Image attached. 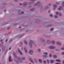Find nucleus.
<instances>
[{
    "label": "nucleus",
    "instance_id": "obj_1",
    "mask_svg": "<svg viewBox=\"0 0 64 64\" xmlns=\"http://www.w3.org/2000/svg\"><path fill=\"white\" fill-rule=\"evenodd\" d=\"M33 43V41L31 40H30V42L29 43V44L31 48H32V44Z\"/></svg>",
    "mask_w": 64,
    "mask_h": 64
},
{
    "label": "nucleus",
    "instance_id": "obj_2",
    "mask_svg": "<svg viewBox=\"0 0 64 64\" xmlns=\"http://www.w3.org/2000/svg\"><path fill=\"white\" fill-rule=\"evenodd\" d=\"M50 49H54L55 48L54 46H50L49 47Z\"/></svg>",
    "mask_w": 64,
    "mask_h": 64
},
{
    "label": "nucleus",
    "instance_id": "obj_3",
    "mask_svg": "<svg viewBox=\"0 0 64 64\" xmlns=\"http://www.w3.org/2000/svg\"><path fill=\"white\" fill-rule=\"evenodd\" d=\"M29 53L30 55H33V52L32 50H30L29 51Z\"/></svg>",
    "mask_w": 64,
    "mask_h": 64
},
{
    "label": "nucleus",
    "instance_id": "obj_4",
    "mask_svg": "<svg viewBox=\"0 0 64 64\" xmlns=\"http://www.w3.org/2000/svg\"><path fill=\"white\" fill-rule=\"evenodd\" d=\"M18 61L19 62H22V60L20 58L18 57Z\"/></svg>",
    "mask_w": 64,
    "mask_h": 64
},
{
    "label": "nucleus",
    "instance_id": "obj_5",
    "mask_svg": "<svg viewBox=\"0 0 64 64\" xmlns=\"http://www.w3.org/2000/svg\"><path fill=\"white\" fill-rule=\"evenodd\" d=\"M18 52H19L20 55H22V54H22V52H21L20 50H19V49H18Z\"/></svg>",
    "mask_w": 64,
    "mask_h": 64
},
{
    "label": "nucleus",
    "instance_id": "obj_6",
    "mask_svg": "<svg viewBox=\"0 0 64 64\" xmlns=\"http://www.w3.org/2000/svg\"><path fill=\"white\" fill-rule=\"evenodd\" d=\"M11 56H10L9 59V62H10V61H12V60L11 59Z\"/></svg>",
    "mask_w": 64,
    "mask_h": 64
},
{
    "label": "nucleus",
    "instance_id": "obj_7",
    "mask_svg": "<svg viewBox=\"0 0 64 64\" xmlns=\"http://www.w3.org/2000/svg\"><path fill=\"white\" fill-rule=\"evenodd\" d=\"M57 44L58 45H61V44L59 42H57Z\"/></svg>",
    "mask_w": 64,
    "mask_h": 64
},
{
    "label": "nucleus",
    "instance_id": "obj_8",
    "mask_svg": "<svg viewBox=\"0 0 64 64\" xmlns=\"http://www.w3.org/2000/svg\"><path fill=\"white\" fill-rule=\"evenodd\" d=\"M54 10H55V8L57 7V5H55V4L54 5Z\"/></svg>",
    "mask_w": 64,
    "mask_h": 64
},
{
    "label": "nucleus",
    "instance_id": "obj_9",
    "mask_svg": "<svg viewBox=\"0 0 64 64\" xmlns=\"http://www.w3.org/2000/svg\"><path fill=\"white\" fill-rule=\"evenodd\" d=\"M29 60H30V61H31V62L32 63H34V62H33V60H32V59L31 58H30L29 59Z\"/></svg>",
    "mask_w": 64,
    "mask_h": 64
},
{
    "label": "nucleus",
    "instance_id": "obj_10",
    "mask_svg": "<svg viewBox=\"0 0 64 64\" xmlns=\"http://www.w3.org/2000/svg\"><path fill=\"white\" fill-rule=\"evenodd\" d=\"M61 9H62V8L61 6H60L58 8V10H61Z\"/></svg>",
    "mask_w": 64,
    "mask_h": 64
},
{
    "label": "nucleus",
    "instance_id": "obj_11",
    "mask_svg": "<svg viewBox=\"0 0 64 64\" xmlns=\"http://www.w3.org/2000/svg\"><path fill=\"white\" fill-rule=\"evenodd\" d=\"M24 50L25 52H26V53H27L28 52L27 50H26V49L25 48H24Z\"/></svg>",
    "mask_w": 64,
    "mask_h": 64
},
{
    "label": "nucleus",
    "instance_id": "obj_12",
    "mask_svg": "<svg viewBox=\"0 0 64 64\" xmlns=\"http://www.w3.org/2000/svg\"><path fill=\"white\" fill-rule=\"evenodd\" d=\"M56 61H57V62H61V61L59 60H56Z\"/></svg>",
    "mask_w": 64,
    "mask_h": 64
},
{
    "label": "nucleus",
    "instance_id": "obj_13",
    "mask_svg": "<svg viewBox=\"0 0 64 64\" xmlns=\"http://www.w3.org/2000/svg\"><path fill=\"white\" fill-rule=\"evenodd\" d=\"M50 63H53L54 62V61L53 60H50Z\"/></svg>",
    "mask_w": 64,
    "mask_h": 64
},
{
    "label": "nucleus",
    "instance_id": "obj_14",
    "mask_svg": "<svg viewBox=\"0 0 64 64\" xmlns=\"http://www.w3.org/2000/svg\"><path fill=\"white\" fill-rule=\"evenodd\" d=\"M53 56L54 58H57V56H56V55H54Z\"/></svg>",
    "mask_w": 64,
    "mask_h": 64
},
{
    "label": "nucleus",
    "instance_id": "obj_15",
    "mask_svg": "<svg viewBox=\"0 0 64 64\" xmlns=\"http://www.w3.org/2000/svg\"><path fill=\"white\" fill-rule=\"evenodd\" d=\"M39 61L40 63H42V60L41 59H39L38 60Z\"/></svg>",
    "mask_w": 64,
    "mask_h": 64
},
{
    "label": "nucleus",
    "instance_id": "obj_16",
    "mask_svg": "<svg viewBox=\"0 0 64 64\" xmlns=\"http://www.w3.org/2000/svg\"><path fill=\"white\" fill-rule=\"evenodd\" d=\"M52 44H54L55 43V41H52Z\"/></svg>",
    "mask_w": 64,
    "mask_h": 64
},
{
    "label": "nucleus",
    "instance_id": "obj_17",
    "mask_svg": "<svg viewBox=\"0 0 64 64\" xmlns=\"http://www.w3.org/2000/svg\"><path fill=\"white\" fill-rule=\"evenodd\" d=\"M34 60L35 62H36V63L37 62V60L36 59L34 58Z\"/></svg>",
    "mask_w": 64,
    "mask_h": 64
},
{
    "label": "nucleus",
    "instance_id": "obj_18",
    "mask_svg": "<svg viewBox=\"0 0 64 64\" xmlns=\"http://www.w3.org/2000/svg\"><path fill=\"white\" fill-rule=\"evenodd\" d=\"M43 57H44V58H46L47 57V56L46 55H44L43 56Z\"/></svg>",
    "mask_w": 64,
    "mask_h": 64
},
{
    "label": "nucleus",
    "instance_id": "obj_19",
    "mask_svg": "<svg viewBox=\"0 0 64 64\" xmlns=\"http://www.w3.org/2000/svg\"><path fill=\"white\" fill-rule=\"evenodd\" d=\"M24 43L26 44V45L27 44V42H26V41H24Z\"/></svg>",
    "mask_w": 64,
    "mask_h": 64
},
{
    "label": "nucleus",
    "instance_id": "obj_20",
    "mask_svg": "<svg viewBox=\"0 0 64 64\" xmlns=\"http://www.w3.org/2000/svg\"><path fill=\"white\" fill-rule=\"evenodd\" d=\"M27 2H24V5L25 6H26V5H27Z\"/></svg>",
    "mask_w": 64,
    "mask_h": 64
},
{
    "label": "nucleus",
    "instance_id": "obj_21",
    "mask_svg": "<svg viewBox=\"0 0 64 64\" xmlns=\"http://www.w3.org/2000/svg\"><path fill=\"white\" fill-rule=\"evenodd\" d=\"M14 57H16V54L15 53V52H14Z\"/></svg>",
    "mask_w": 64,
    "mask_h": 64
},
{
    "label": "nucleus",
    "instance_id": "obj_22",
    "mask_svg": "<svg viewBox=\"0 0 64 64\" xmlns=\"http://www.w3.org/2000/svg\"><path fill=\"white\" fill-rule=\"evenodd\" d=\"M44 54L45 55H47L48 54V53L47 52L44 53Z\"/></svg>",
    "mask_w": 64,
    "mask_h": 64
},
{
    "label": "nucleus",
    "instance_id": "obj_23",
    "mask_svg": "<svg viewBox=\"0 0 64 64\" xmlns=\"http://www.w3.org/2000/svg\"><path fill=\"white\" fill-rule=\"evenodd\" d=\"M30 11H34V9H31L30 10Z\"/></svg>",
    "mask_w": 64,
    "mask_h": 64
},
{
    "label": "nucleus",
    "instance_id": "obj_24",
    "mask_svg": "<svg viewBox=\"0 0 64 64\" xmlns=\"http://www.w3.org/2000/svg\"><path fill=\"white\" fill-rule=\"evenodd\" d=\"M47 62H48V64H49V60H47Z\"/></svg>",
    "mask_w": 64,
    "mask_h": 64
},
{
    "label": "nucleus",
    "instance_id": "obj_25",
    "mask_svg": "<svg viewBox=\"0 0 64 64\" xmlns=\"http://www.w3.org/2000/svg\"><path fill=\"white\" fill-rule=\"evenodd\" d=\"M50 41V40H48L47 41V43H49Z\"/></svg>",
    "mask_w": 64,
    "mask_h": 64
},
{
    "label": "nucleus",
    "instance_id": "obj_26",
    "mask_svg": "<svg viewBox=\"0 0 64 64\" xmlns=\"http://www.w3.org/2000/svg\"><path fill=\"white\" fill-rule=\"evenodd\" d=\"M38 52H40L41 51L40 49H38Z\"/></svg>",
    "mask_w": 64,
    "mask_h": 64
},
{
    "label": "nucleus",
    "instance_id": "obj_27",
    "mask_svg": "<svg viewBox=\"0 0 64 64\" xmlns=\"http://www.w3.org/2000/svg\"><path fill=\"white\" fill-rule=\"evenodd\" d=\"M52 56V54H50L49 55V56L50 57H51V56Z\"/></svg>",
    "mask_w": 64,
    "mask_h": 64
},
{
    "label": "nucleus",
    "instance_id": "obj_28",
    "mask_svg": "<svg viewBox=\"0 0 64 64\" xmlns=\"http://www.w3.org/2000/svg\"><path fill=\"white\" fill-rule=\"evenodd\" d=\"M50 17H53V15L52 14H50Z\"/></svg>",
    "mask_w": 64,
    "mask_h": 64
},
{
    "label": "nucleus",
    "instance_id": "obj_29",
    "mask_svg": "<svg viewBox=\"0 0 64 64\" xmlns=\"http://www.w3.org/2000/svg\"><path fill=\"white\" fill-rule=\"evenodd\" d=\"M54 17V18H57V17H58L57 16H55Z\"/></svg>",
    "mask_w": 64,
    "mask_h": 64
},
{
    "label": "nucleus",
    "instance_id": "obj_30",
    "mask_svg": "<svg viewBox=\"0 0 64 64\" xmlns=\"http://www.w3.org/2000/svg\"><path fill=\"white\" fill-rule=\"evenodd\" d=\"M22 59L23 60H25V58L24 57L22 58Z\"/></svg>",
    "mask_w": 64,
    "mask_h": 64
},
{
    "label": "nucleus",
    "instance_id": "obj_31",
    "mask_svg": "<svg viewBox=\"0 0 64 64\" xmlns=\"http://www.w3.org/2000/svg\"><path fill=\"white\" fill-rule=\"evenodd\" d=\"M54 30V28H52L50 30V31H53Z\"/></svg>",
    "mask_w": 64,
    "mask_h": 64
},
{
    "label": "nucleus",
    "instance_id": "obj_32",
    "mask_svg": "<svg viewBox=\"0 0 64 64\" xmlns=\"http://www.w3.org/2000/svg\"><path fill=\"white\" fill-rule=\"evenodd\" d=\"M62 50H64V48H63L61 49Z\"/></svg>",
    "mask_w": 64,
    "mask_h": 64
},
{
    "label": "nucleus",
    "instance_id": "obj_33",
    "mask_svg": "<svg viewBox=\"0 0 64 64\" xmlns=\"http://www.w3.org/2000/svg\"><path fill=\"white\" fill-rule=\"evenodd\" d=\"M56 15H58V14H59V12H56Z\"/></svg>",
    "mask_w": 64,
    "mask_h": 64
},
{
    "label": "nucleus",
    "instance_id": "obj_34",
    "mask_svg": "<svg viewBox=\"0 0 64 64\" xmlns=\"http://www.w3.org/2000/svg\"><path fill=\"white\" fill-rule=\"evenodd\" d=\"M46 61H45V60H44V63H46Z\"/></svg>",
    "mask_w": 64,
    "mask_h": 64
},
{
    "label": "nucleus",
    "instance_id": "obj_35",
    "mask_svg": "<svg viewBox=\"0 0 64 64\" xmlns=\"http://www.w3.org/2000/svg\"><path fill=\"white\" fill-rule=\"evenodd\" d=\"M62 15V14H61V13H60L59 14V16H61Z\"/></svg>",
    "mask_w": 64,
    "mask_h": 64
},
{
    "label": "nucleus",
    "instance_id": "obj_36",
    "mask_svg": "<svg viewBox=\"0 0 64 64\" xmlns=\"http://www.w3.org/2000/svg\"><path fill=\"white\" fill-rule=\"evenodd\" d=\"M7 41H8V39H6V42H7Z\"/></svg>",
    "mask_w": 64,
    "mask_h": 64
},
{
    "label": "nucleus",
    "instance_id": "obj_37",
    "mask_svg": "<svg viewBox=\"0 0 64 64\" xmlns=\"http://www.w3.org/2000/svg\"><path fill=\"white\" fill-rule=\"evenodd\" d=\"M62 55H64V52H62Z\"/></svg>",
    "mask_w": 64,
    "mask_h": 64
},
{
    "label": "nucleus",
    "instance_id": "obj_38",
    "mask_svg": "<svg viewBox=\"0 0 64 64\" xmlns=\"http://www.w3.org/2000/svg\"><path fill=\"white\" fill-rule=\"evenodd\" d=\"M12 48V47H10V48L9 49V50H11V48Z\"/></svg>",
    "mask_w": 64,
    "mask_h": 64
},
{
    "label": "nucleus",
    "instance_id": "obj_39",
    "mask_svg": "<svg viewBox=\"0 0 64 64\" xmlns=\"http://www.w3.org/2000/svg\"><path fill=\"white\" fill-rule=\"evenodd\" d=\"M60 64V63H56L55 64Z\"/></svg>",
    "mask_w": 64,
    "mask_h": 64
},
{
    "label": "nucleus",
    "instance_id": "obj_40",
    "mask_svg": "<svg viewBox=\"0 0 64 64\" xmlns=\"http://www.w3.org/2000/svg\"><path fill=\"white\" fill-rule=\"evenodd\" d=\"M4 12H6V10H4Z\"/></svg>",
    "mask_w": 64,
    "mask_h": 64
},
{
    "label": "nucleus",
    "instance_id": "obj_41",
    "mask_svg": "<svg viewBox=\"0 0 64 64\" xmlns=\"http://www.w3.org/2000/svg\"><path fill=\"white\" fill-rule=\"evenodd\" d=\"M12 40H13L12 39H11L10 41V42H11V41Z\"/></svg>",
    "mask_w": 64,
    "mask_h": 64
},
{
    "label": "nucleus",
    "instance_id": "obj_42",
    "mask_svg": "<svg viewBox=\"0 0 64 64\" xmlns=\"http://www.w3.org/2000/svg\"><path fill=\"white\" fill-rule=\"evenodd\" d=\"M24 12H22V14H24Z\"/></svg>",
    "mask_w": 64,
    "mask_h": 64
},
{
    "label": "nucleus",
    "instance_id": "obj_43",
    "mask_svg": "<svg viewBox=\"0 0 64 64\" xmlns=\"http://www.w3.org/2000/svg\"><path fill=\"white\" fill-rule=\"evenodd\" d=\"M62 4H62V6H64V5H63V4H64V2H63V3H62Z\"/></svg>",
    "mask_w": 64,
    "mask_h": 64
},
{
    "label": "nucleus",
    "instance_id": "obj_44",
    "mask_svg": "<svg viewBox=\"0 0 64 64\" xmlns=\"http://www.w3.org/2000/svg\"><path fill=\"white\" fill-rule=\"evenodd\" d=\"M50 10H49L48 12V13H50Z\"/></svg>",
    "mask_w": 64,
    "mask_h": 64
},
{
    "label": "nucleus",
    "instance_id": "obj_45",
    "mask_svg": "<svg viewBox=\"0 0 64 64\" xmlns=\"http://www.w3.org/2000/svg\"><path fill=\"white\" fill-rule=\"evenodd\" d=\"M21 28V26H20L19 27V28Z\"/></svg>",
    "mask_w": 64,
    "mask_h": 64
},
{
    "label": "nucleus",
    "instance_id": "obj_46",
    "mask_svg": "<svg viewBox=\"0 0 64 64\" xmlns=\"http://www.w3.org/2000/svg\"><path fill=\"white\" fill-rule=\"evenodd\" d=\"M0 41H1V42H2V40H0Z\"/></svg>",
    "mask_w": 64,
    "mask_h": 64
},
{
    "label": "nucleus",
    "instance_id": "obj_47",
    "mask_svg": "<svg viewBox=\"0 0 64 64\" xmlns=\"http://www.w3.org/2000/svg\"><path fill=\"white\" fill-rule=\"evenodd\" d=\"M56 50V51H58V50H57V49Z\"/></svg>",
    "mask_w": 64,
    "mask_h": 64
},
{
    "label": "nucleus",
    "instance_id": "obj_48",
    "mask_svg": "<svg viewBox=\"0 0 64 64\" xmlns=\"http://www.w3.org/2000/svg\"><path fill=\"white\" fill-rule=\"evenodd\" d=\"M22 49H23V48H22Z\"/></svg>",
    "mask_w": 64,
    "mask_h": 64
},
{
    "label": "nucleus",
    "instance_id": "obj_49",
    "mask_svg": "<svg viewBox=\"0 0 64 64\" xmlns=\"http://www.w3.org/2000/svg\"><path fill=\"white\" fill-rule=\"evenodd\" d=\"M49 5H51V4H50Z\"/></svg>",
    "mask_w": 64,
    "mask_h": 64
},
{
    "label": "nucleus",
    "instance_id": "obj_50",
    "mask_svg": "<svg viewBox=\"0 0 64 64\" xmlns=\"http://www.w3.org/2000/svg\"><path fill=\"white\" fill-rule=\"evenodd\" d=\"M2 30H4V29H2Z\"/></svg>",
    "mask_w": 64,
    "mask_h": 64
},
{
    "label": "nucleus",
    "instance_id": "obj_51",
    "mask_svg": "<svg viewBox=\"0 0 64 64\" xmlns=\"http://www.w3.org/2000/svg\"><path fill=\"white\" fill-rule=\"evenodd\" d=\"M2 50H4V48H3V49H2Z\"/></svg>",
    "mask_w": 64,
    "mask_h": 64
},
{
    "label": "nucleus",
    "instance_id": "obj_52",
    "mask_svg": "<svg viewBox=\"0 0 64 64\" xmlns=\"http://www.w3.org/2000/svg\"><path fill=\"white\" fill-rule=\"evenodd\" d=\"M7 29H9V28H8Z\"/></svg>",
    "mask_w": 64,
    "mask_h": 64
},
{
    "label": "nucleus",
    "instance_id": "obj_53",
    "mask_svg": "<svg viewBox=\"0 0 64 64\" xmlns=\"http://www.w3.org/2000/svg\"><path fill=\"white\" fill-rule=\"evenodd\" d=\"M21 44H22V42H21Z\"/></svg>",
    "mask_w": 64,
    "mask_h": 64
},
{
    "label": "nucleus",
    "instance_id": "obj_54",
    "mask_svg": "<svg viewBox=\"0 0 64 64\" xmlns=\"http://www.w3.org/2000/svg\"><path fill=\"white\" fill-rule=\"evenodd\" d=\"M0 51H1V50H0Z\"/></svg>",
    "mask_w": 64,
    "mask_h": 64
}]
</instances>
